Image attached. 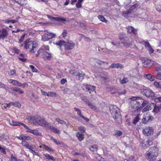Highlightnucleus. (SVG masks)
<instances>
[{"label": "nucleus", "mask_w": 161, "mask_h": 161, "mask_svg": "<svg viewBox=\"0 0 161 161\" xmlns=\"http://www.w3.org/2000/svg\"><path fill=\"white\" fill-rule=\"evenodd\" d=\"M56 95V92H48L47 96L53 97H55Z\"/></svg>", "instance_id": "obj_44"}, {"label": "nucleus", "mask_w": 161, "mask_h": 161, "mask_svg": "<svg viewBox=\"0 0 161 161\" xmlns=\"http://www.w3.org/2000/svg\"><path fill=\"white\" fill-rule=\"evenodd\" d=\"M38 123L39 125L45 127L48 125V123L46 121L42 119H40L39 120Z\"/></svg>", "instance_id": "obj_20"}, {"label": "nucleus", "mask_w": 161, "mask_h": 161, "mask_svg": "<svg viewBox=\"0 0 161 161\" xmlns=\"http://www.w3.org/2000/svg\"><path fill=\"white\" fill-rule=\"evenodd\" d=\"M155 77L158 79L161 80V72H158Z\"/></svg>", "instance_id": "obj_54"}, {"label": "nucleus", "mask_w": 161, "mask_h": 161, "mask_svg": "<svg viewBox=\"0 0 161 161\" xmlns=\"http://www.w3.org/2000/svg\"><path fill=\"white\" fill-rule=\"evenodd\" d=\"M137 5L136 4H134L133 5H132L130 8V11H131L132 10H133L135 9L136 8V7H137Z\"/></svg>", "instance_id": "obj_63"}, {"label": "nucleus", "mask_w": 161, "mask_h": 161, "mask_svg": "<svg viewBox=\"0 0 161 161\" xmlns=\"http://www.w3.org/2000/svg\"><path fill=\"white\" fill-rule=\"evenodd\" d=\"M154 85L156 87L161 88V82H155L154 83Z\"/></svg>", "instance_id": "obj_47"}, {"label": "nucleus", "mask_w": 161, "mask_h": 161, "mask_svg": "<svg viewBox=\"0 0 161 161\" xmlns=\"http://www.w3.org/2000/svg\"><path fill=\"white\" fill-rule=\"evenodd\" d=\"M108 78L106 76H102L101 77L100 80L103 83H105L108 79Z\"/></svg>", "instance_id": "obj_51"}, {"label": "nucleus", "mask_w": 161, "mask_h": 161, "mask_svg": "<svg viewBox=\"0 0 161 161\" xmlns=\"http://www.w3.org/2000/svg\"><path fill=\"white\" fill-rule=\"evenodd\" d=\"M153 117L151 116L149 113L144 114L142 119V122L144 124H146L148 122L151 121Z\"/></svg>", "instance_id": "obj_7"}, {"label": "nucleus", "mask_w": 161, "mask_h": 161, "mask_svg": "<svg viewBox=\"0 0 161 161\" xmlns=\"http://www.w3.org/2000/svg\"><path fill=\"white\" fill-rule=\"evenodd\" d=\"M140 119L139 117V115L137 114L136 117L133 119L132 123L134 125H136L137 123L139 121Z\"/></svg>", "instance_id": "obj_29"}, {"label": "nucleus", "mask_w": 161, "mask_h": 161, "mask_svg": "<svg viewBox=\"0 0 161 161\" xmlns=\"http://www.w3.org/2000/svg\"><path fill=\"white\" fill-rule=\"evenodd\" d=\"M122 134V132L119 130H116L114 132V135L116 137L121 136Z\"/></svg>", "instance_id": "obj_34"}, {"label": "nucleus", "mask_w": 161, "mask_h": 161, "mask_svg": "<svg viewBox=\"0 0 161 161\" xmlns=\"http://www.w3.org/2000/svg\"><path fill=\"white\" fill-rule=\"evenodd\" d=\"M23 141H25V140H30L31 141V140L32 138H31L28 136H26L23 135Z\"/></svg>", "instance_id": "obj_46"}, {"label": "nucleus", "mask_w": 161, "mask_h": 161, "mask_svg": "<svg viewBox=\"0 0 161 161\" xmlns=\"http://www.w3.org/2000/svg\"><path fill=\"white\" fill-rule=\"evenodd\" d=\"M130 108L131 111L138 112L142 109L141 103H142V98L140 97H132L129 98Z\"/></svg>", "instance_id": "obj_1"}, {"label": "nucleus", "mask_w": 161, "mask_h": 161, "mask_svg": "<svg viewBox=\"0 0 161 161\" xmlns=\"http://www.w3.org/2000/svg\"><path fill=\"white\" fill-rule=\"evenodd\" d=\"M147 50L150 54L153 53L154 51L153 49L151 47V46L147 48Z\"/></svg>", "instance_id": "obj_64"}, {"label": "nucleus", "mask_w": 161, "mask_h": 161, "mask_svg": "<svg viewBox=\"0 0 161 161\" xmlns=\"http://www.w3.org/2000/svg\"><path fill=\"white\" fill-rule=\"evenodd\" d=\"M154 101L156 102H161V97H156L154 99Z\"/></svg>", "instance_id": "obj_60"}, {"label": "nucleus", "mask_w": 161, "mask_h": 161, "mask_svg": "<svg viewBox=\"0 0 161 161\" xmlns=\"http://www.w3.org/2000/svg\"><path fill=\"white\" fill-rule=\"evenodd\" d=\"M98 18L102 21L106 23L107 22V20L105 19V18L102 15H99L98 16Z\"/></svg>", "instance_id": "obj_39"}, {"label": "nucleus", "mask_w": 161, "mask_h": 161, "mask_svg": "<svg viewBox=\"0 0 161 161\" xmlns=\"http://www.w3.org/2000/svg\"><path fill=\"white\" fill-rule=\"evenodd\" d=\"M158 150L155 147L150 148L146 153V157L148 161H154L158 155Z\"/></svg>", "instance_id": "obj_2"}, {"label": "nucleus", "mask_w": 161, "mask_h": 161, "mask_svg": "<svg viewBox=\"0 0 161 161\" xmlns=\"http://www.w3.org/2000/svg\"><path fill=\"white\" fill-rule=\"evenodd\" d=\"M110 112L117 122L120 124L121 122V117L119 109L115 105H112L109 107Z\"/></svg>", "instance_id": "obj_3"}, {"label": "nucleus", "mask_w": 161, "mask_h": 161, "mask_svg": "<svg viewBox=\"0 0 161 161\" xmlns=\"http://www.w3.org/2000/svg\"><path fill=\"white\" fill-rule=\"evenodd\" d=\"M110 67L112 68H116L118 69L119 68L122 67V65L118 63L113 64L111 65Z\"/></svg>", "instance_id": "obj_26"}, {"label": "nucleus", "mask_w": 161, "mask_h": 161, "mask_svg": "<svg viewBox=\"0 0 161 161\" xmlns=\"http://www.w3.org/2000/svg\"><path fill=\"white\" fill-rule=\"evenodd\" d=\"M153 106V103L151 104L149 103L148 105L146 106V107L142 109V112H144L151 110Z\"/></svg>", "instance_id": "obj_21"}, {"label": "nucleus", "mask_w": 161, "mask_h": 161, "mask_svg": "<svg viewBox=\"0 0 161 161\" xmlns=\"http://www.w3.org/2000/svg\"><path fill=\"white\" fill-rule=\"evenodd\" d=\"M156 70L158 72H161V66L160 65H158L156 67Z\"/></svg>", "instance_id": "obj_61"}, {"label": "nucleus", "mask_w": 161, "mask_h": 161, "mask_svg": "<svg viewBox=\"0 0 161 161\" xmlns=\"http://www.w3.org/2000/svg\"><path fill=\"white\" fill-rule=\"evenodd\" d=\"M104 63V62L94 58H91L89 60L90 64L93 66H97Z\"/></svg>", "instance_id": "obj_9"}, {"label": "nucleus", "mask_w": 161, "mask_h": 161, "mask_svg": "<svg viewBox=\"0 0 161 161\" xmlns=\"http://www.w3.org/2000/svg\"><path fill=\"white\" fill-rule=\"evenodd\" d=\"M75 44L72 41L68 40L65 43V48L66 49L71 50L75 47Z\"/></svg>", "instance_id": "obj_12"}, {"label": "nucleus", "mask_w": 161, "mask_h": 161, "mask_svg": "<svg viewBox=\"0 0 161 161\" xmlns=\"http://www.w3.org/2000/svg\"><path fill=\"white\" fill-rule=\"evenodd\" d=\"M40 148L44 149L46 151H48L49 152L54 153L55 152L54 150L50 148L49 147L45 145L44 144H42L39 146Z\"/></svg>", "instance_id": "obj_15"}, {"label": "nucleus", "mask_w": 161, "mask_h": 161, "mask_svg": "<svg viewBox=\"0 0 161 161\" xmlns=\"http://www.w3.org/2000/svg\"><path fill=\"white\" fill-rule=\"evenodd\" d=\"M149 144L148 141L145 140L143 141L142 144V146L144 148H145L146 147H148Z\"/></svg>", "instance_id": "obj_32"}, {"label": "nucleus", "mask_w": 161, "mask_h": 161, "mask_svg": "<svg viewBox=\"0 0 161 161\" xmlns=\"http://www.w3.org/2000/svg\"><path fill=\"white\" fill-rule=\"evenodd\" d=\"M67 30H64L62 33V37L64 38H65L67 36Z\"/></svg>", "instance_id": "obj_58"}, {"label": "nucleus", "mask_w": 161, "mask_h": 161, "mask_svg": "<svg viewBox=\"0 0 161 161\" xmlns=\"http://www.w3.org/2000/svg\"><path fill=\"white\" fill-rule=\"evenodd\" d=\"M142 43L144 45L145 47L146 48H148L151 46L149 42L147 40L142 41Z\"/></svg>", "instance_id": "obj_40"}, {"label": "nucleus", "mask_w": 161, "mask_h": 161, "mask_svg": "<svg viewBox=\"0 0 161 161\" xmlns=\"http://www.w3.org/2000/svg\"><path fill=\"white\" fill-rule=\"evenodd\" d=\"M49 47L48 46H42L38 51L39 54L44 53L45 51H49Z\"/></svg>", "instance_id": "obj_17"}, {"label": "nucleus", "mask_w": 161, "mask_h": 161, "mask_svg": "<svg viewBox=\"0 0 161 161\" xmlns=\"http://www.w3.org/2000/svg\"><path fill=\"white\" fill-rule=\"evenodd\" d=\"M76 136L80 141H82L84 139V135L81 132H78L76 134Z\"/></svg>", "instance_id": "obj_23"}, {"label": "nucleus", "mask_w": 161, "mask_h": 161, "mask_svg": "<svg viewBox=\"0 0 161 161\" xmlns=\"http://www.w3.org/2000/svg\"><path fill=\"white\" fill-rule=\"evenodd\" d=\"M55 120L56 121L61 124H66V122L64 120L60 119H59L56 118Z\"/></svg>", "instance_id": "obj_50"}, {"label": "nucleus", "mask_w": 161, "mask_h": 161, "mask_svg": "<svg viewBox=\"0 0 161 161\" xmlns=\"http://www.w3.org/2000/svg\"><path fill=\"white\" fill-rule=\"evenodd\" d=\"M128 81L127 77H124L122 80L120 79V83L122 84L126 83Z\"/></svg>", "instance_id": "obj_38"}, {"label": "nucleus", "mask_w": 161, "mask_h": 161, "mask_svg": "<svg viewBox=\"0 0 161 161\" xmlns=\"http://www.w3.org/2000/svg\"><path fill=\"white\" fill-rule=\"evenodd\" d=\"M143 77L146 79L150 80V81H153L154 79V76L151 75L150 74H144Z\"/></svg>", "instance_id": "obj_19"}, {"label": "nucleus", "mask_w": 161, "mask_h": 161, "mask_svg": "<svg viewBox=\"0 0 161 161\" xmlns=\"http://www.w3.org/2000/svg\"><path fill=\"white\" fill-rule=\"evenodd\" d=\"M70 73L75 76H77L78 74V71H75L74 70H71L70 71Z\"/></svg>", "instance_id": "obj_52"}, {"label": "nucleus", "mask_w": 161, "mask_h": 161, "mask_svg": "<svg viewBox=\"0 0 161 161\" xmlns=\"http://www.w3.org/2000/svg\"><path fill=\"white\" fill-rule=\"evenodd\" d=\"M21 124L22 125V126H23V127L26 129H27L28 130H27V132L32 133L34 135H36V136H41L42 135V133L41 132H38V131L37 130H31L29 129L28 128V127L26 125L24 124L23 123H21Z\"/></svg>", "instance_id": "obj_10"}, {"label": "nucleus", "mask_w": 161, "mask_h": 161, "mask_svg": "<svg viewBox=\"0 0 161 161\" xmlns=\"http://www.w3.org/2000/svg\"><path fill=\"white\" fill-rule=\"evenodd\" d=\"M9 123L11 125H13V126H16V125H19L20 126V125H22L21 124V123H19L17 122L16 121H15L13 120H12L11 121H9Z\"/></svg>", "instance_id": "obj_36"}, {"label": "nucleus", "mask_w": 161, "mask_h": 161, "mask_svg": "<svg viewBox=\"0 0 161 161\" xmlns=\"http://www.w3.org/2000/svg\"><path fill=\"white\" fill-rule=\"evenodd\" d=\"M44 35H42V39L44 41H46L55 37V35L53 33L49 32L47 31H45Z\"/></svg>", "instance_id": "obj_6"}, {"label": "nucleus", "mask_w": 161, "mask_h": 161, "mask_svg": "<svg viewBox=\"0 0 161 161\" xmlns=\"http://www.w3.org/2000/svg\"><path fill=\"white\" fill-rule=\"evenodd\" d=\"M30 67L32 71L33 72H36L37 71V69H36L35 67L32 65H30Z\"/></svg>", "instance_id": "obj_55"}, {"label": "nucleus", "mask_w": 161, "mask_h": 161, "mask_svg": "<svg viewBox=\"0 0 161 161\" xmlns=\"http://www.w3.org/2000/svg\"><path fill=\"white\" fill-rule=\"evenodd\" d=\"M141 92L143 95L150 99L153 98L155 96L154 93L149 89L144 88L141 89Z\"/></svg>", "instance_id": "obj_5"}, {"label": "nucleus", "mask_w": 161, "mask_h": 161, "mask_svg": "<svg viewBox=\"0 0 161 161\" xmlns=\"http://www.w3.org/2000/svg\"><path fill=\"white\" fill-rule=\"evenodd\" d=\"M13 85H14V86H18L19 87H20L21 86V83L14 80V81Z\"/></svg>", "instance_id": "obj_42"}, {"label": "nucleus", "mask_w": 161, "mask_h": 161, "mask_svg": "<svg viewBox=\"0 0 161 161\" xmlns=\"http://www.w3.org/2000/svg\"><path fill=\"white\" fill-rule=\"evenodd\" d=\"M90 150L92 151H96L97 150V145H94L90 147Z\"/></svg>", "instance_id": "obj_45"}, {"label": "nucleus", "mask_w": 161, "mask_h": 161, "mask_svg": "<svg viewBox=\"0 0 161 161\" xmlns=\"http://www.w3.org/2000/svg\"><path fill=\"white\" fill-rule=\"evenodd\" d=\"M44 155L46 158V159L48 160H51L52 161H53L54 160L53 157L52 156H50L48 154L45 153L44 154Z\"/></svg>", "instance_id": "obj_28"}, {"label": "nucleus", "mask_w": 161, "mask_h": 161, "mask_svg": "<svg viewBox=\"0 0 161 161\" xmlns=\"http://www.w3.org/2000/svg\"><path fill=\"white\" fill-rule=\"evenodd\" d=\"M81 87L84 90L86 91H88L90 93H91V92H96L95 91L96 87L94 86L85 84L83 85Z\"/></svg>", "instance_id": "obj_8"}, {"label": "nucleus", "mask_w": 161, "mask_h": 161, "mask_svg": "<svg viewBox=\"0 0 161 161\" xmlns=\"http://www.w3.org/2000/svg\"><path fill=\"white\" fill-rule=\"evenodd\" d=\"M78 129L79 130L83 132H85V129L84 127L83 126H80L78 127Z\"/></svg>", "instance_id": "obj_62"}, {"label": "nucleus", "mask_w": 161, "mask_h": 161, "mask_svg": "<svg viewBox=\"0 0 161 161\" xmlns=\"http://www.w3.org/2000/svg\"><path fill=\"white\" fill-rule=\"evenodd\" d=\"M121 42L123 43L124 46L127 47H130L132 45V43L130 42V39L127 38H125L122 40Z\"/></svg>", "instance_id": "obj_13"}, {"label": "nucleus", "mask_w": 161, "mask_h": 161, "mask_svg": "<svg viewBox=\"0 0 161 161\" xmlns=\"http://www.w3.org/2000/svg\"><path fill=\"white\" fill-rule=\"evenodd\" d=\"M153 105L154 107L153 112L155 113H157L160 111L161 109L160 106L157 105L154 103H153Z\"/></svg>", "instance_id": "obj_18"}, {"label": "nucleus", "mask_w": 161, "mask_h": 161, "mask_svg": "<svg viewBox=\"0 0 161 161\" xmlns=\"http://www.w3.org/2000/svg\"><path fill=\"white\" fill-rule=\"evenodd\" d=\"M142 103H141V106H142V108L143 107L146 106L147 105H148V104L149 103L148 101L144 100L142 98Z\"/></svg>", "instance_id": "obj_33"}, {"label": "nucleus", "mask_w": 161, "mask_h": 161, "mask_svg": "<svg viewBox=\"0 0 161 161\" xmlns=\"http://www.w3.org/2000/svg\"><path fill=\"white\" fill-rule=\"evenodd\" d=\"M17 2L21 6H24L27 3V1L26 0H18Z\"/></svg>", "instance_id": "obj_31"}, {"label": "nucleus", "mask_w": 161, "mask_h": 161, "mask_svg": "<svg viewBox=\"0 0 161 161\" xmlns=\"http://www.w3.org/2000/svg\"><path fill=\"white\" fill-rule=\"evenodd\" d=\"M36 43L37 42L36 41H32L29 39L26 40L24 42V48L26 49H30L31 52H35Z\"/></svg>", "instance_id": "obj_4"}, {"label": "nucleus", "mask_w": 161, "mask_h": 161, "mask_svg": "<svg viewBox=\"0 0 161 161\" xmlns=\"http://www.w3.org/2000/svg\"><path fill=\"white\" fill-rule=\"evenodd\" d=\"M152 61L151 60L145 58L142 60V62L144 65L149 64L151 63Z\"/></svg>", "instance_id": "obj_25"}, {"label": "nucleus", "mask_w": 161, "mask_h": 161, "mask_svg": "<svg viewBox=\"0 0 161 161\" xmlns=\"http://www.w3.org/2000/svg\"><path fill=\"white\" fill-rule=\"evenodd\" d=\"M66 42L64 41L59 40L57 42L56 44L59 46L61 47L62 46H65Z\"/></svg>", "instance_id": "obj_30"}, {"label": "nucleus", "mask_w": 161, "mask_h": 161, "mask_svg": "<svg viewBox=\"0 0 161 161\" xmlns=\"http://www.w3.org/2000/svg\"><path fill=\"white\" fill-rule=\"evenodd\" d=\"M127 31L128 32L136 35L137 34V31L133 27L129 26L127 27Z\"/></svg>", "instance_id": "obj_16"}, {"label": "nucleus", "mask_w": 161, "mask_h": 161, "mask_svg": "<svg viewBox=\"0 0 161 161\" xmlns=\"http://www.w3.org/2000/svg\"><path fill=\"white\" fill-rule=\"evenodd\" d=\"M112 44L114 46H119L120 43L119 41H117L116 40H114L112 42Z\"/></svg>", "instance_id": "obj_48"}, {"label": "nucleus", "mask_w": 161, "mask_h": 161, "mask_svg": "<svg viewBox=\"0 0 161 161\" xmlns=\"http://www.w3.org/2000/svg\"><path fill=\"white\" fill-rule=\"evenodd\" d=\"M12 105L18 108H20L21 105L18 102H12Z\"/></svg>", "instance_id": "obj_49"}, {"label": "nucleus", "mask_w": 161, "mask_h": 161, "mask_svg": "<svg viewBox=\"0 0 161 161\" xmlns=\"http://www.w3.org/2000/svg\"><path fill=\"white\" fill-rule=\"evenodd\" d=\"M19 60L22 62H25L26 60V59L25 57V55L22 53L20 54L19 55Z\"/></svg>", "instance_id": "obj_35"}, {"label": "nucleus", "mask_w": 161, "mask_h": 161, "mask_svg": "<svg viewBox=\"0 0 161 161\" xmlns=\"http://www.w3.org/2000/svg\"><path fill=\"white\" fill-rule=\"evenodd\" d=\"M8 33L7 31L4 29H3L2 30V32L0 34L1 38H4L6 37L8 35Z\"/></svg>", "instance_id": "obj_22"}, {"label": "nucleus", "mask_w": 161, "mask_h": 161, "mask_svg": "<svg viewBox=\"0 0 161 161\" xmlns=\"http://www.w3.org/2000/svg\"><path fill=\"white\" fill-rule=\"evenodd\" d=\"M153 129L152 127L149 126L146 127L143 130V133L146 136H150L153 135Z\"/></svg>", "instance_id": "obj_11"}, {"label": "nucleus", "mask_w": 161, "mask_h": 161, "mask_svg": "<svg viewBox=\"0 0 161 161\" xmlns=\"http://www.w3.org/2000/svg\"><path fill=\"white\" fill-rule=\"evenodd\" d=\"M11 90L13 91L19 92V94H22L24 93V92L22 90L17 87H12Z\"/></svg>", "instance_id": "obj_24"}, {"label": "nucleus", "mask_w": 161, "mask_h": 161, "mask_svg": "<svg viewBox=\"0 0 161 161\" xmlns=\"http://www.w3.org/2000/svg\"><path fill=\"white\" fill-rule=\"evenodd\" d=\"M25 36V34H24L21 37L20 39H19L18 43H21L24 40V38Z\"/></svg>", "instance_id": "obj_53"}, {"label": "nucleus", "mask_w": 161, "mask_h": 161, "mask_svg": "<svg viewBox=\"0 0 161 161\" xmlns=\"http://www.w3.org/2000/svg\"><path fill=\"white\" fill-rule=\"evenodd\" d=\"M84 73L83 72H82L80 73V72H78V74L76 76V78L80 80H83L84 79Z\"/></svg>", "instance_id": "obj_27"}, {"label": "nucleus", "mask_w": 161, "mask_h": 161, "mask_svg": "<svg viewBox=\"0 0 161 161\" xmlns=\"http://www.w3.org/2000/svg\"><path fill=\"white\" fill-rule=\"evenodd\" d=\"M53 19H55L57 21H66V19L65 18L59 17H53Z\"/></svg>", "instance_id": "obj_41"}, {"label": "nucleus", "mask_w": 161, "mask_h": 161, "mask_svg": "<svg viewBox=\"0 0 161 161\" xmlns=\"http://www.w3.org/2000/svg\"><path fill=\"white\" fill-rule=\"evenodd\" d=\"M117 93H118L119 95L125 94L126 93V91L125 90H124L121 91L117 92Z\"/></svg>", "instance_id": "obj_59"}, {"label": "nucleus", "mask_w": 161, "mask_h": 161, "mask_svg": "<svg viewBox=\"0 0 161 161\" xmlns=\"http://www.w3.org/2000/svg\"><path fill=\"white\" fill-rule=\"evenodd\" d=\"M87 104L93 110H96L97 109V107L93 105L92 103L90 102H88Z\"/></svg>", "instance_id": "obj_43"}, {"label": "nucleus", "mask_w": 161, "mask_h": 161, "mask_svg": "<svg viewBox=\"0 0 161 161\" xmlns=\"http://www.w3.org/2000/svg\"><path fill=\"white\" fill-rule=\"evenodd\" d=\"M50 128L51 130L54 133H56L58 134H59L60 133V130L57 129L53 127H51Z\"/></svg>", "instance_id": "obj_37"}, {"label": "nucleus", "mask_w": 161, "mask_h": 161, "mask_svg": "<svg viewBox=\"0 0 161 161\" xmlns=\"http://www.w3.org/2000/svg\"><path fill=\"white\" fill-rule=\"evenodd\" d=\"M24 147L29 150H31L33 148V147L31 145H29V144H28L27 143Z\"/></svg>", "instance_id": "obj_57"}, {"label": "nucleus", "mask_w": 161, "mask_h": 161, "mask_svg": "<svg viewBox=\"0 0 161 161\" xmlns=\"http://www.w3.org/2000/svg\"><path fill=\"white\" fill-rule=\"evenodd\" d=\"M43 58L46 60H50L51 58V53L48 51H45L42 53Z\"/></svg>", "instance_id": "obj_14"}, {"label": "nucleus", "mask_w": 161, "mask_h": 161, "mask_svg": "<svg viewBox=\"0 0 161 161\" xmlns=\"http://www.w3.org/2000/svg\"><path fill=\"white\" fill-rule=\"evenodd\" d=\"M24 147L29 150H31L33 148V147L31 145H29V144H28L27 143Z\"/></svg>", "instance_id": "obj_56"}]
</instances>
